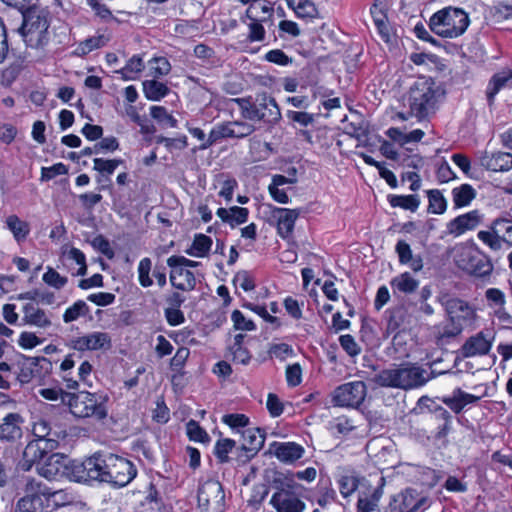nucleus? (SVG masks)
<instances>
[{"label": "nucleus", "mask_w": 512, "mask_h": 512, "mask_svg": "<svg viewBox=\"0 0 512 512\" xmlns=\"http://www.w3.org/2000/svg\"><path fill=\"white\" fill-rule=\"evenodd\" d=\"M444 90L431 77H418L409 87L404 103L410 114L423 119L435 112Z\"/></svg>", "instance_id": "f03ea898"}, {"label": "nucleus", "mask_w": 512, "mask_h": 512, "mask_svg": "<svg viewBox=\"0 0 512 512\" xmlns=\"http://www.w3.org/2000/svg\"><path fill=\"white\" fill-rule=\"evenodd\" d=\"M235 447V441L232 439H222L217 441L215 445V455L221 462H225L228 459V454Z\"/></svg>", "instance_id": "774afa93"}, {"label": "nucleus", "mask_w": 512, "mask_h": 512, "mask_svg": "<svg viewBox=\"0 0 512 512\" xmlns=\"http://www.w3.org/2000/svg\"><path fill=\"white\" fill-rule=\"evenodd\" d=\"M482 219L483 215L478 210L469 211L451 220L447 224V232L454 237H459L478 227Z\"/></svg>", "instance_id": "f3484780"}, {"label": "nucleus", "mask_w": 512, "mask_h": 512, "mask_svg": "<svg viewBox=\"0 0 512 512\" xmlns=\"http://www.w3.org/2000/svg\"><path fill=\"white\" fill-rule=\"evenodd\" d=\"M109 42V37L105 34H98L80 42L76 48L78 55H87L90 52L105 46Z\"/></svg>", "instance_id": "ea45409f"}, {"label": "nucleus", "mask_w": 512, "mask_h": 512, "mask_svg": "<svg viewBox=\"0 0 512 512\" xmlns=\"http://www.w3.org/2000/svg\"><path fill=\"white\" fill-rule=\"evenodd\" d=\"M77 481L97 480L124 487L136 476L134 464L112 453H95L81 463L73 464Z\"/></svg>", "instance_id": "f257e3e1"}, {"label": "nucleus", "mask_w": 512, "mask_h": 512, "mask_svg": "<svg viewBox=\"0 0 512 512\" xmlns=\"http://www.w3.org/2000/svg\"><path fill=\"white\" fill-rule=\"evenodd\" d=\"M367 387L363 381H352L338 386L332 393L335 406L357 408L365 400Z\"/></svg>", "instance_id": "9d476101"}, {"label": "nucleus", "mask_w": 512, "mask_h": 512, "mask_svg": "<svg viewBox=\"0 0 512 512\" xmlns=\"http://www.w3.org/2000/svg\"><path fill=\"white\" fill-rule=\"evenodd\" d=\"M42 280L45 284L57 290L62 289L68 282L67 277L60 275L52 267H47L46 272L42 276Z\"/></svg>", "instance_id": "864d4df0"}, {"label": "nucleus", "mask_w": 512, "mask_h": 512, "mask_svg": "<svg viewBox=\"0 0 512 512\" xmlns=\"http://www.w3.org/2000/svg\"><path fill=\"white\" fill-rule=\"evenodd\" d=\"M38 488L37 495L46 501L47 508L55 509L71 502V497L65 490H51L41 482H38Z\"/></svg>", "instance_id": "4be33fe9"}, {"label": "nucleus", "mask_w": 512, "mask_h": 512, "mask_svg": "<svg viewBox=\"0 0 512 512\" xmlns=\"http://www.w3.org/2000/svg\"><path fill=\"white\" fill-rule=\"evenodd\" d=\"M389 203L392 207H400L414 212L418 209L420 201L416 195H391Z\"/></svg>", "instance_id": "c03bdc74"}, {"label": "nucleus", "mask_w": 512, "mask_h": 512, "mask_svg": "<svg viewBox=\"0 0 512 512\" xmlns=\"http://www.w3.org/2000/svg\"><path fill=\"white\" fill-rule=\"evenodd\" d=\"M452 200L456 208L470 205L476 198L477 192L470 184H461L452 189Z\"/></svg>", "instance_id": "72a5a7b5"}, {"label": "nucleus", "mask_w": 512, "mask_h": 512, "mask_svg": "<svg viewBox=\"0 0 512 512\" xmlns=\"http://www.w3.org/2000/svg\"><path fill=\"white\" fill-rule=\"evenodd\" d=\"M512 232V221L508 218L496 219L490 231H479L477 236L484 244L493 250H499L504 245L508 247L510 243V234Z\"/></svg>", "instance_id": "f8f14e48"}, {"label": "nucleus", "mask_w": 512, "mask_h": 512, "mask_svg": "<svg viewBox=\"0 0 512 512\" xmlns=\"http://www.w3.org/2000/svg\"><path fill=\"white\" fill-rule=\"evenodd\" d=\"M255 131V126L246 121H228L215 125L208 135V140L200 146L206 149L223 138H244Z\"/></svg>", "instance_id": "1a4fd4ad"}, {"label": "nucleus", "mask_w": 512, "mask_h": 512, "mask_svg": "<svg viewBox=\"0 0 512 512\" xmlns=\"http://www.w3.org/2000/svg\"><path fill=\"white\" fill-rule=\"evenodd\" d=\"M87 5L92 9L97 17L104 22L116 20L111 10L102 0H86Z\"/></svg>", "instance_id": "5fc2aeb1"}, {"label": "nucleus", "mask_w": 512, "mask_h": 512, "mask_svg": "<svg viewBox=\"0 0 512 512\" xmlns=\"http://www.w3.org/2000/svg\"><path fill=\"white\" fill-rule=\"evenodd\" d=\"M382 496V488H374L371 494H361L357 502V512L373 511Z\"/></svg>", "instance_id": "a19ab883"}, {"label": "nucleus", "mask_w": 512, "mask_h": 512, "mask_svg": "<svg viewBox=\"0 0 512 512\" xmlns=\"http://www.w3.org/2000/svg\"><path fill=\"white\" fill-rule=\"evenodd\" d=\"M451 254L455 265L470 275L483 277L490 274L493 269L489 258L475 243L457 244L453 247Z\"/></svg>", "instance_id": "7ed1b4c3"}, {"label": "nucleus", "mask_w": 512, "mask_h": 512, "mask_svg": "<svg viewBox=\"0 0 512 512\" xmlns=\"http://www.w3.org/2000/svg\"><path fill=\"white\" fill-rule=\"evenodd\" d=\"M486 298L489 304L495 309V314L498 319L503 323L509 322V315L501 311L505 304L504 293L499 289L490 288L486 291Z\"/></svg>", "instance_id": "c9c22d12"}, {"label": "nucleus", "mask_w": 512, "mask_h": 512, "mask_svg": "<svg viewBox=\"0 0 512 512\" xmlns=\"http://www.w3.org/2000/svg\"><path fill=\"white\" fill-rule=\"evenodd\" d=\"M89 313V306L83 300L76 301L73 305L68 307L63 314V321L71 323L84 317Z\"/></svg>", "instance_id": "49530a36"}, {"label": "nucleus", "mask_w": 512, "mask_h": 512, "mask_svg": "<svg viewBox=\"0 0 512 512\" xmlns=\"http://www.w3.org/2000/svg\"><path fill=\"white\" fill-rule=\"evenodd\" d=\"M447 311L453 321L469 320L474 316V310L463 300L451 299L447 302Z\"/></svg>", "instance_id": "473e14b6"}, {"label": "nucleus", "mask_w": 512, "mask_h": 512, "mask_svg": "<svg viewBox=\"0 0 512 512\" xmlns=\"http://www.w3.org/2000/svg\"><path fill=\"white\" fill-rule=\"evenodd\" d=\"M212 247V239L205 234H196L186 253L193 257L203 258L208 255Z\"/></svg>", "instance_id": "e433bc0d"}, {"label": "nucleus", "mask_w": 512, "mask_h": 512, "mask_svg": "<svg viewBox=\"0 0 512 512\" xmlns=\"http://www.w3.org/2000/svg\"><path fill=\"white\" fill-rule=\"evenodd\" d=\"M286 116L289 120L299 124L302 127H307L314 123V115L305 111L288 110Z\"/></svg>", "instance_id": "69168bd1"}, {"label": "nucleus", "mask_w": 512, "mask_h": 512, "mask_svg": "<svg viewBox=\"0 0 512 512\" xmlns=\"http://www.w3.org/2000/svg\"><path fill=\"white\" fill-rule=\"evenodd\" d=\"M231 320L233 321L234 327L237 330L253 331L256 328L254 322L250 319H247L239 310L232 312Z\"/></svg>", "instance_id": "338daca9"}, {"label": "nucleus", "mask_w": 512, "mask_h": 512, "mask_svg": "<svg viewBox=\"0 0 512 512\" xmlns=\"http://www.w3.org/2000/svg\"><path fill=\"white\" fill-rule=\"evenodd\" d=\"M269 503L276 512H304L306 509V504L295 493L294 486L290 484L274 492Z\"/></svg>", "instance_id": "ddd939ff"}, {"label": "nucleus", "mask_w": 512, "mask_h": 512, "mask_svg": "<svg viewBox=\"0 0 512 512\" xmlns=\"http://www.w3.org/2000/svg\"><path fill=\"white\" fill-rule=\"evenodd\" d=\"M144 67L143 59L138 55H134L127 61L126 65L119 73H121L126 80H134L139 73L143 71Z\"/></svg>", "instance_id": "37998d69"}, {"label": "nucleus", "mask_w": 512, "mask_h": 512, "mask_svg": "<svg viewBox=\"0 0 512 512\" xmlns=\"http://www.w3.org/2000/svg\"><path fill=\"white\" fill-rule=\"evenodd\" d=\"M37 491H39L38 481L28 479L25 485V496L18 500L14 512H39L43 501L37 495Z\"/></svg>", "instance_id": "a211bd4d"}, {"label": "nucleus", "mask_w": 512, "mask_h": 512, "mask_svg": "<svg viewBox=\"0 0 512 512\" xmlns=\"http://www.w3.org/2000/svg\"><path fill=\"white\" fill-rule=\"evenodd\" d=\"M71 347L80 352L109 350L112 347V339L107 332L93 331L72 339Z\"/></svg>", "instance_id": "2eb2a0df"}, {"label": "nucleus", "mask_w": 512, "mask_h": 512, "mask_svg": "<svg viewBox=\"0 0 512 512\" xmlns=\"http://www.w3.org/2000/svg\"><path fill=\"white\" fill-rule=\"evenodd\" d=\"M6 226L11 231L18 243L24 241L30 233L29 223L21 220L16 215H10L7 217Z\"/></svg>", "instance_id": "f704fd0d"}, {"label": "nucleus", "mask_w": 512, "mask_h": 512, "mask_svg": "<svg viewBox=\"0 0 512 512\" xmlns=\"http://www.w3.org/2000/svg\"><path fill=\"white\" fill-rule=\"evenodd\" d=\"M23 417L18 413L7 414L0 423V440L15 442L22 437Z\"/></svg>", "instance_id": "6ab92c4d"}, {"label": "nucleus", "mask_w": 512, "mask_h": 512, "mask_svg": "<svg viewBox=\"0 0 512 512\" xmlns=\"http://www.w3.org/2000/svg\"><path fill=\"white\" fill-rule=\"evenodd\" d=\"M425 371L418 366H399L382 370L376 376L380 386L411 389L424 385Z\"/></svg>", "instance_id": "39448f33"}, {"label": "nucleus", "mask_w": 512, "mask_h": 512, "mask_svg": "<svg viewBox=\"0 0 512 512\" xmlns=\"http://www.w3.org/2000/svg\"><path fill=\"white\" fill-rule=\"evenodd\" d=\"M152 269V262L150 258H143L138 264V280L142 287H150L153 284V280L150 277Z\"/></svg>", "instance_id": "4d7b16f0"}, {"label": "nucleus", "mask_w": 512, "mask_h": 512, "mask_svg": "<svg viewBox=\"0 0 512 512\" xmlns=\"http://www.w3.org/2000/svg\"><path fill=\"white\" fill-rule=\"evenodd\" d=\"M271 450L278 460L285 463H292L302 458L304 448L295 442H275L271 445Z\"/></svg>", "instance_id": "aec40b11"}, {"label": "nucleus", "mask_w": 512, "mask_h": 512, "mask_svg": "<svg viewBox=\"0 0 512 512\" xmlns=\"http://www.w3.org/2000/svg\"><path fill=\"white\" fill-rule=\"evenodd\" d=\"M491 348V342L482 333L470 337L462 346V354L465 357L485 355Z\"/></svg>", "instance_id": "a878e982"}, {"label": "nucleus", "mask_w": 512, "mask_h": 512, "mask_svg": "<svg viewBox=\"0 0 512 512\" xmlns=\"http://www.w3.org/2000/svg\"><path fill=\"white\" fill-rule=\"evenodd\" d=\"M198 507L201 512H223L225 495L222 485L215 480L204 482L198 491Z\"/></svg>", "instance_id": "9b49d317"}, {"label": "nucleus", "mask_w": 512, "mask_h": 512, "mask_svg": "<svg viewBox=\"0 0 512 512\" xmlns=\"http://www.w3.org/2000/svg\"><path fill=\"white\" fill-rule=\"evenodd\" d=\"M187 435L190 440L196 441V442H208L209 436L207 432L200 427V425L194 421L190 420L186 425Z\"/></svg>", "instance_id": "bf43d9fd"}, {"label": "nucleus", "mask_w": 512, "mask_h": 512, "mask_svg": "<svg viewBox=\"0 0 512 512\" xmlns=\"http://www.w3.org/2000/svg\"><path fill=\"white\" fill-rule=\"evenodd\" d=\"M23 321L25 324L41 329L51 326L52 322L45 310L33 303H27L22 308Z\"/></svg>", "instance_id": "412c9836"}, {"label": "nucleus", "mask_w": 512, "mask_h": 512, "mask_svg": "<svg viewBox=\"0 0 512 512\" xmlns=\"http://www.w3.org/2000/svg\"><path fill=\"white\" fill-rule=\"evenodd\" d=\"M395 251L401 265H408L414 272H419L423 269V260L421 256H414L410 245L404 240H399L397 242Z\"/></svg>", "instance_id": "393cba45"}, {"label": "nucleus", "mask_w": 512, "mask_h": 512, "mask_svg": "<svg viewBox=\"0 0 512 512\" xmlns=\"http://www.w3.org/2000/svg\"><path fill=\"white\" fill-rule=\"evenodd\" d=\"M222 422L228 425L232 430L237 433L246 429L249 424V418L244 414H227L222 417Z\"/></svg>", "instance_id": "8fccbe9b"}, {"label": "nucleus", "mask_w": 512, "mask_h": 512, "mask_svg": "<svg viewBox=\"0 0 512 512\" xmlns=\"http://www.w3.org/2000/svg\"><path fill=\"white\" fill-rule=\"evenodd\" d=\"M512 15V0H494L492 19L496 23L507 20Z\"/></svg>", "instance_id": "a18cd8bd"}, {"label": "nucleus", "mask_w": 512, "mask_h": 512, "mask_svg": "<svg viewBox=\"0 0 512 512\" xmlns=\"http://www.w3.org/2000/svg\"><path fill=\"white\" fill-rule=\"evenodd\" d=\"M468 25V14L464 10L454 7H446L437 11L429 21L430 29L444 38H456L462 35Z\"/></svg>", "instance_id": "20e7f679"}, {"label": "nucleus", "mask_w": 512, "mask_h": 512, "mask_svg": "<svg viewBox=\"0 0 512 512\" xmlns=\"http://www.w3.org/2000/svg\"><path fill=\"white\" fill-rule=\"evenodd\" d=\"M171 65L165 57H155L148 61V75L154 78L167 75Z\"/></svg>", "instance_id": "de8ad7c7"}, {"label": "nucleus", "mask_w": 512, "mask_h": 512, "mask_svg": "<svg viewBox=\"0 0 512 512\" xmlns=\"http://www.w3.org/2000/svg\"><path fill=\"white\" fill-rule=\"evenodd\" d=\"M390 286L393 293L412 294L419 287V280L416 279L410 272H403L390 281Z\"/></svg>", "instance_id": "bb28decb"}, {"label": "nucleus", "mask_w": 512, "mask_h": 512, "mask_svg": "<svg viewBox=\"0 0 512 512\" xmlns=\"http://www.w3.org/2000/svg\"><path fill=\"white\" fill-rule=\"evenodd\" d=\"M57 447L58 442L56 440H32L28 442L19 462L21 469L30 470L48 451H53Z\"/></svg>", "instance_id": "4468645a"}, {"label": "nucleus", "mask_w": 512, "mask_h": 512, "mask_svg": "<svg viewBox=\"0 0 512 512\" xmlns=\"http://www.w3.org/2000/svg\"><path fill=\"white\" fill-rule=\"evenodd\" d=\"M231 103H235L238 105L240 109L241 116L244 119L256 121V118H264V117H270L273 114L268 113L265 115L264 113L260 112L258 110V99L256 102H252L251 98H233L230 100Z\"/></svg>", "instance_id": "7c9ffc66"}, {"label": "nucleus", "mask_w": 512, "mask_h": 512, "mask_svg": "<svg viewBox=\"0 0 512 512\" xmlns=\"http://www.w3.org/2000/svg\"><path fill=\"white\" fill-rule=\"evenodd\" d=\"M287 5L299 18H314L317 16V9L311 0H286Z\"/></svg>", "instance_id": "4c0bfd02"}, {"label": "nucleus", "mask_w": 512, "mask_h": 512, "mask_svg": "<svg viewBox=\"0 0 512 512\" xmlns=\"http://www.w3.org/2000/svg\"><path fill=\"white\" fill-rule=\"evenodd\" d=\"M216 215L231 227L241 225L248 220L249 211L247 208L233 206L230 208H219Z\"/></svg>", "instance_id": "cd10ccee"}, {"label": "nucleus", "mask_w": 512, "mask_h": 512, "mask_svg": "<svg viewBox=\"0 0 512 512\" xmlns=\"http://www.w3.org/2000/svg\"><path fill=\"white\" fill-rule=\"evenodd\" d=\"M68 463L69 459L65 455L55 453L46 459L38 468V472L49 480L68 477L70 475Z\"/></svg>", "instance_id": "dca6fc26"}, {"label": "nucleus", "mask_w": 512, "mask_h": 512, "mask_svg": "<svg viewBox=\"0 0 512 512\" xmlns=\"http://www.w3.org/2000/svg\"><path fill=\"white\" fill-rule=\"evenodd\" d=\"M482 165L495 172L509 171L512 167V156L509 152H497L482 158Z\"/></svg>", "instance_id": "c85d7f7f"}, {"label": "nucleus", "mask_w": 512, "mask_h": 512, "mask_svg": "<svg viewBox=\"0 0 512 512\" xmlns=\"http://www.w3.org/2000/svg\"><path fill=\"white\" fill-rule=\"evenodd\" d=\"M169 267L171 268L170 282L175 288L183 291L194 289L196 279L190 270L178 265Z\"/></svg>", "instance_id": "b1692460"}, {"label": "nucleus", "mask_w": 512, "mask_h": 512, "mask_svg": "<svg viewBox=\"0 0 512 512\" xmlns=\"http://www.w3.org/2000/svg\"><path fill=\"white\" fill-rule=\"evenodd\" d=\"M233 283L235 286L240 287L246 292L252 291L255 288V279L247 271L237 272L233 278Z\"/></svg>", "instance_id": "e2e57ef3"}, {"label": "nucleus", "mask_w": 512, "mask_h": 512, "mask_svg": "<svg viewBox=\"0 0 512 512\" xmlns=\"http://www.w3.org/2000/svg\"><path fill=\"white\" fill-rule=\"evenodd\" d=\"M69 260L74 261L78 265L77 275L83 276L86 274L87 265L84 253L78 248L72 247L64 253Z\"/></svg>", "instance_id": "680f3d73"}, {"label": "nucleus", "mask_w": 512, "mask_h": 512, "mask_svg": "<svg viewBox=\"0 0 512 512\" xmlns=\"http://www.w3.org/2000/svg\"><path fill=\"white\" fill-rule=\"evenodd\" d=\"M50 25L49 12L46 9L33 8L24 15L21 32L26 44L30 47H39L48 40Z\"/></svg>", "instance_id": "0eeeda50"}, {"label": "nucleus", "mask_w": 512, "mask_h": 512, "mask_svg": "<svg viewBox=\"0 0 512 512\" xmlns=\"http://www.w3.org/2000/svg\"><path fill=\"white\" fill-rule=\"evenodd\" d=\"M142 85L145 97L151 101H159L169 92V88L164 83L158 82L154 79L146 80Z\"/></svg>", "instance_id": "58836bf2"}, {"label": "nucleus", "mask_w": 512, "mask_h": 512, "mask_svg": "<svg viewBox=\"0 0 512 512\" xmlns=\"http://www.w3.org/2000/svg\"><path fill=\"white\" fill-rule=\"evenodd\" d=\"M447 203L443 195L435 190L429 193V211L433 214H442L446 211Z\"/></svg>", "instance_id": "052dcab7"}, {"label": "nucleus", "mask_w": 512, "mask_h": 512, "mask_svg": "<svg viewBox=\"0 0 512 512\" xmlns=\"http://www.w3.org/2000/svg\"><path fill=\"white\" fill-rule=\"evenodd\" d=\"M512 77V72H501L493 76L487 88V96L491 100L498 91L506 85L509 79Z\"/></svg>", "instance_id": "603ef678"}, {"label": "nucleus", "mask_w": 512, "mask_h": 512, "mask_svg": "<svg viewBox=\"0 0 512 512\" xmlns=\"http://www.w3.org/2000/svg\"><path fill=\"white\" fill-rule=\"evenodd\" d=\"M400 498L398 512H418L420 509L428 507V499L425 496H419L413 489H406Z\"/></svg>", "instance_id": "5701e85b"}, {"label": "nucleus", "mask_w": 512, "mask_h": 512, "mask_svg": "<svg viewBox=\"0 0 512 512\" xmlns=\"http://www.w3.org/2000/svg\"><path fill=\"white\" fill-rule=\"evenodd\" d=\"M258 110L264 113L265 115H267L268 113H272L273 115L270 117L267 116L264 118H256V121H264L270 124H275L281 118V112L276 103V100L265 94L261 95L258 98Z\"/></svg>", "instance_id": "c756f323"}, {"label": "nucleus", "mask_w": 512, "mask_h": 512, "mask_svg": "<svg viewBox=\"0 0 512 512\" xmlns=\"http://www.w3.org/2000/svg\"><path fill=\"white\" fill-rule=\"evenodd\" d=\"M39 395L49 401H58L68 403V396L70 393L64 392L59 387L42 388L39 390Z\"/></svg>", "instance_id": "0e129e2a"}, {"label": "nucleus", "mask_w": 512, "mask_h": 512, "mask_svg": "<svg viewBox=\"0 0 512 512\" xmlns=\"http://www.w3.org/2000/svg\"><path fill=\"white\" fill-rule=\"evenodd\" d=\"M272 11V8L265 1H258L257 3H252L246 11V16L248 19H265V15H269Z\"/></svg>", "instance_id": "13d9d810"}, {"label": "nucleus", "mask_w": 512, "mask_h": 512, "mask_svg": "<svg viewBox=\"0 0 512 512\" xmlns=\"http://www.w3.org/2000/svg\"><path fill=\"white\" fill-rule=\"evenodd\" d=\"M122 163L121 159L95 158L93 160V169L102 175H112Z\"/></svg>", "instance_id": "09e8293b"}, {"label": "nucleus", "mask_w": 512, "mask_h": 512, "mask_svg": "<svg viewBox=\"0 0 512 512\" xmlns=\"http://www.w3.org/2000/svg\"><path fill=\"white\" fill-rule=\"evenodd\" d=\"M150 115L162 125L171 128H175L177 126V120L169 114L167 109L163 106H152L150 108Z\"/></svg>", "instance_id": "3c124183"}, {"label": "nucleus", "mask_w": 512, "mask_h": 512, "mask_svg": "<svg viewBox=\"0 0 512 512\" xmlns=\"http://www.w3.org/2000/svg\"><path fill=\"white\" fill-rule=\"evenodd\" d=\"M478 398L472 394L463 392L461 390H456L453 392V395L446 399L444 402L450 406L451 409L455 411L462 410L467 404L473 403Z\"/></svg>", "instance_id": "79ce46f5"}, {"label": "nucleus", "mask_w": 512, "mask_h": 512, "mask_svg": "<svg viewBox=\"0 0 512 512\" xmlns=\"http://www.w3.org/2000/svg\"><path fill=\"white\" fill-rule=\"evenodd\" d=\"M265 215L266 221L276 228L279 237L288 240L292 236L295 222L300 213L297 209L279 208L267 205Z\"/></svg>", "instance_id": "6e6552de"}, {"label": "nucleus", "mask_w": 512, "mask_h": 512, "mask_svg": "<svg viewBox=\"0 0 512 512\" xmlns=\"http://www.w3.org/2000/svg\"><path fill=\"white\" fill-rule=\"evenodd\" d=\"M108 397L102 393H90L81 391L77 394L70 393L68 405L70 411L76 417H94L104 419L107 416L106 403Z\"/></svg>", "instance_id": "423d86ee"}, {"label": "nucleus", "mask_w": 512, "mask_h": 512, "mask_svg": "<svg viewBox=\"0 0 512 512\" xmlns=\"http://www.w3.org/2000/svg\"><path fill=\"white\" fill-rule=\"evenodd\" d=\"M242 447L246 451H258L264 444L265 437L259 428L247 427L241 432Z\"/></svg>", "instance_id": "2f4dec72"}, {"label": "nucleus", "mask_w": 512, "mask_h": 512, "mask_svg": "<svg viewBox=\"0 0 512 512\" xmlns=\"http://www.w3.org/2000/svg\"><path fill=\"white\" fill-rule=\"evenodd\" d=\"M268 354L271 358H277L280 361H284L287 358L294 356V350L292 346L287 343H272L268 349Z\"/></svg>", "instance_id": "6e6d98bb"}]
</instances>
